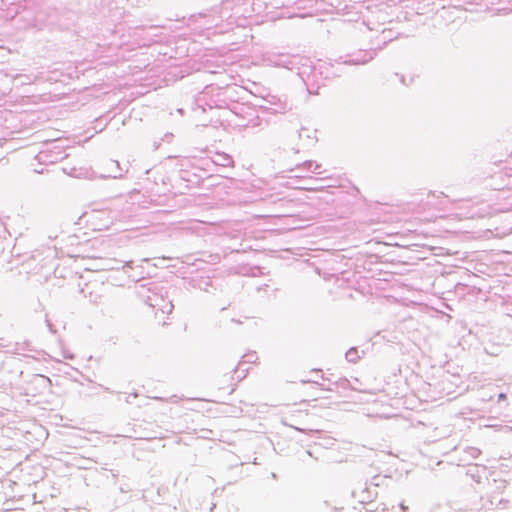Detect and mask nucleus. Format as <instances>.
Masks as SVG:
<instances>
[{
    "mask_svg": "<svg viewBox=\"0 0 512 512\" xmlns=\"http://www.w3.org/2000/svg\"><path fill=\"white\" fill-rule=\"evenodd\" d=\"M110 164L116 166L118 168V170H121L120 167H119V162L118 161L111 160ZM109 177H112V178H115V179L121 178L122 177V173H121V171H119V173L111 174V175H109Z\"/></svg>",
    "mask_w": 512,
    "mask_h": 512,
    "instance_id": "8",
    "label": "nucleus"
},
{
    "mask_svg": "<svg viewBox=\"0 0 512 512\" xmlns=\"http://www.w3.org/2000/svg\"><path fill=\"white\" fill-rule=\"evenodd\" d=\"M147 305L152 308L160 310L162 313L169 314L173 310V304L171 301L166 300L163 296L158 295L155 292H152L151 295H148L145 299Z\"/></svg>",
    "mask_w": 512,
    "mask_h": 512,
    "instance_id": "2",
    "label": "nucleus"
},
{
    "mask_svg": "<svg viewBox=\"0 0 512 512\" xmlns=\"http://www.w3.org/2000/svg\"><path fill=\"white\" fill-rule=\"evenodd\" d=\"M303 166L306 167L309 171L313 172V173H316V174H320L321 172L319 171L320 169V165L313 162V161H306L303 163Z\"/></svg>",
    "mask_w": 512,
    "mask_h": 512,
    "instance_id": "7",
    "label": "nucleus"
},
{
    "mask_svg": "<svg viewBox=\"0 0 512 512\" xmlns=\"http://www.w3.org/2000/svg\"><path fill=\"white\" fill-rule=\"evenodd\" d=\"M468 453L473 457V458H476L479 456V454L481 453L480 450L478 448H475V447H470L468 449Z\"/></svg>",
    "mask_w": 512,
    "mask_h": 512,
    "instance_id": "9",
    "label": "nucleus"
},
{
    "mask_svg": "<svg viewBox=\"0 0 512 512\" xmlns=\"http://www.w3.org/2000/svg\"><path fill=\"white\" fill-rule=\"evenodd\" d=\"M401 82H402L403 84H406V83H405V78H404V76H402V77H401Z\"/></svg>",
    "mask_w": 512,
    "mask_h": 512,
    "instance_id": "14",
    "label": "nucleus"
},
{
    "mask_svg": "<svg viewBox=\"0 0 512 512\" xmlns=\"http://www.w3.org/2000/svg\"><path fill=\"white\" fill-rule=\"evenodd\" d=\"M505 399H506V394H504V393H500V394L498 395V400H499V401H501V400H505Z\"/></svg>",
    "mask_w": 512,
    "mask_h": 512,
    "instance_id": "11",
    "label": "nucleus"
},
{
    "mask_svg": "<svg viewBox=\"0 0 512 512\" xmlns=\"http://www.w3.org/2000/svg\"><path fill=\"white\" fill-rule=\"evenodd\" d=\"M374 57V53L372 52H365L363 54V57H353L347 61H345V63H349V64H365L367 62H369L370 60H372Z\"/></svg>",
    "mask_w": 512,
    "mask_h": 512,
    "instance_id": "5",
    "label": "nucleus"
},
{
    "mask_svg": "<svg viewBox=\"0 0 512 512\" xmlns=\"http://www.w3.org/2000/svg\"><path fill=\"white\" fill-rule=\"evenodd\" d=\"M346 360L351 363H356L359 359L358 350L356 348H350L345 354Z\"/></svg>",
    "mask_w": 512,
    "mask_h": 512,
    "instance_id": "6",
    "label": "nucleus"
},
{
    "mask_svg": "<svg viewBox=\"0 0 512 512\" xmlns=\"http://www.w3.org/2000/svg\"><path fill=\"white\" fill-rule=\"evenodd\" d=\"M297 59L296 56L290 54L271 53L267 56L266 61L272 66L293 70L297 64Z\"/></svg>",
    "mask_w": 512,
    "mask_h": 512,
    "instance_id": "1",
    "label": "nucleus"
},
{
    "mask_svg": "<svg viewBox=\"0 0 512 512\" xmlns=\"http://www.w3.org/2000/svg\"><path fill=\"white\" fill-rule=\"evenodd\" d=\"M132 263H133L132 261L126 262L125 266L132 267Z\"/></svg>",
    "mask_w": 512,
    "mask_h": 512,
    "instance_id": "13",
    "label": "nucleus"
},
{
    "mask_svg": "<svg viewBox=\"0 0 512 512\" xmlns=\"http://www.w3.org/2000/svg\"><path fill=\"white\" fill-rule=\"evenodd\" d=\"M65 156L63 152L60 150L59 146H53L51 149H46L40 151L36 155V159L41 164H53L61 161Z\"/></svg>",
    "mask_w": 512,
    "mask_h": 512,
    "instance_id": "3",
    "label": "nucleus"
},
{
    "mask_svg": "<svg viewBox=\"0 0 512 512\" xmlns=\"http://www.w3.org/2000/svg\"><path fill=\"white\" fill-rule=\"evenodd\" d=\"M212 161L222 167H232L234 164L232 157L226 153H216Z\"/></svg>",
    "mask_w": 512,
    "mask_h": 512,
    "instance_id": "4",
    "label": "nucleus"
},
{
    "mask_svg": "<svg viewBox=\"0 0 512 512\" xmlns=\"http://www.w3.org/2000/svg\"><path fill=\"white\" fill-rule=\"evenodd\" d=\"M21 77H25L29 82L33 81L29 76H25V75H17L16 76V78H21Z\"/></svg>",
    "mask_w": 512,
    "mask_h": 512,
    "instance_id": "12",
    "label": "nucleus"
},
{
    "mask_svg": "<svg viewBox=\"0 0 512 512\" xmlns=\"http://www.w3.org/2000/svg\"><path fill=\"white\" fill-rule=\"evenodd\" d=\"M244 358H246V360L245 361H241L239 363V367L242 365L243 362H245V363L253 362L254 358H255V355L254 354H248V355H245Z\"/></svg>",
    "mask_w": 512,
    "mask_h": 512,
    "instance_id": "10",
    "label": "nucleus"
}]
</instances>
